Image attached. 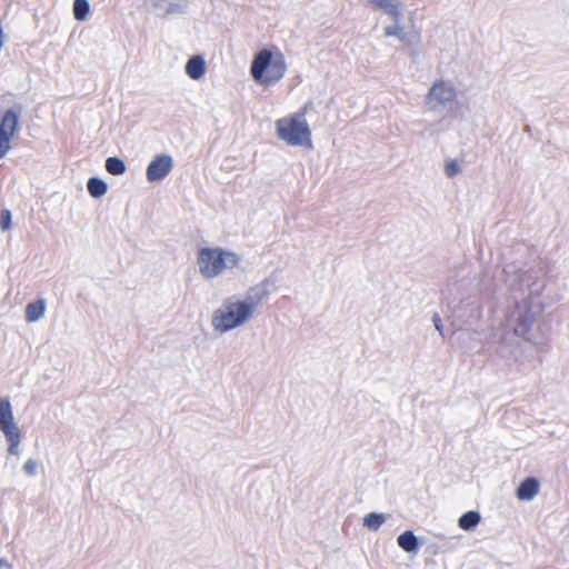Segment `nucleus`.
<instances>
[{
    "mask_svg": "<svg viewBox=\"0 0 569 569\" xmlns=\"http://www.w3.org/2000/svg\"><path fill=\"white\" fill-rule=\"evenodd\" d=\"M249 317V301L239 296H230L211 315L214 332L222 335L242 326Z\"/></svg>",
    "mask_w": 569,
    "mask_h": 569,
    "instance_id": "nucleus-1",
    "label": "nucleus"
},
{
    "mask_svg": "<svg viewBox=\"0 0 569 569\" xmlns=\"http://www.w3.org/2000/svg\"><path fill=\"white\" fill-rule=\"evenodd\" d=\"M239 256L222 247H203L197 252L199 272L207 280H212L239 263Z\"/></svg>",
    "mask_w": 569,
    "mask_h": 569,
    "instance_id": "nucleus-2",
    "label": "nucleus"
},
{
    "mask_svg": "<svg viewBox=\"0 0 569 569\" xmlns=\"http://www.w3.org/2000/svg\"><path fill=\"white\" fill-rule=\"evenodd\" d=\"M287 70L283 54H273L270 49L263 48L258 51L251 62V78L263 87L279 82Z\"/></svg>",
    "mask_w": 569,
    "mask_h": 569,
    "instance_id": "nucleus-3",
    "label": "nucleus"
},
{
    "mask_svg": "<svg viewBox=\"0 0 569 569\" xmlns=\"http://www.w3.org/2000/svg\"><path fill=\"white\" fill-rule=\"evenodd\" d=\"M306 108L291 117H284L276 122L277 136L280 140L293 147L311 149V131L305 120Z\"/></svg>",
    "mask_w": 569,
    "mask_h": 569,
    "instance_id": "nucleus-4",
    "label": "nucleus"
},
{
    "mask_svg": "<svg viewBox=\"0 0 569 569\" xmlns=\"http://www.w3.org/2000/svg\"><path fill=\"white\" fill-rule=\"evenodd\" d=\"M541 312L542 308L539 302H533L530 299H522L518 302L511 313V319L515 321V335L530 340L527 335Z\"/></svg>",
    "mask_w": 569,
    "mask_h": 569,
    "instance_id": "nucleus-5",
    "label": "nucleus"
},
{
    "mask_svg": "<svg viewBox=\"0 0 569 569\" xmlns=\"http://www.w3.org/2000/svg\"><path fill=\"white\" fill-rule=\"evenodd\" d=\"M455 98V88L445 81H438L429 89L426 103L429 106L430 110L438 111L453 101Z\"/></svg>",
    "mask_w": 569,
    "mask_h": 569,
    "instance_id": "nucleus-6",
    "label": "nucleus"
},
{
    "mask_svg": "<svg viewBox=\"0 0 569 569\" xmlns=\"http://www.w3.org/2000/svg\"><path fill=\"white\" fill-rule=\"evenodd\" d=\"M488 345L498 356L508 361L516 359L517 352L520 349L518 342L502 331L493 332L488 339Z\"/></svg>",
    "mask_w": 569,
    "mask_h": 569,
    "instance_id": "nucleus-7",
    "label": "nucleus"
},
{
    "mask_svg": "<svg viewBox=\"0 0 569 569\" xmlns=\"http://www.w3.org/2000/svg\"><path fill=\"white\" fill-rule=\"evenodd\" d=\"M172 157L167 153L156 156L149 163L146 172L149 182H157L163 180L172 170Z\"/></svg>",
    "mask_w": 569,
    "mask_h": 569,
    "instance_id": "nucleus-8",
    "label": "nucleus"
},
{
    "mask_svg": "<svg viewBox=\"0 0 569 569\" xmlns=\"http://www.w3.org/2000/svg\"><path fill=\"white\" fill-rule=\"evenodd\" d=\"M21 108L7 110L0 121V134L12 139L19 129Z\"/></svg>",
    "mask_w": 569,
    "mask_h": 569,
    "instance_id": "nucleus-9",
    "label": "nucleus"
},
{
    "mask_svg": "<svg viewBox=\"0 0 569 569\" xmlns=\"http://www.w3.org/2000/svg\"><path fill=\"white\" fill-rule=\"evenodd\" d=\"M540 483L535 477H527L516 490V497L521 501L532 500L539 492Z\"/></svg>",
    "mask_w": 569,
    "mask_h": 569,
    "instance_id": "nucleus-10",
    "label": "nucleus"
},
{
    "mask_svg": "<svg viewBox=\"0 0 569 569\" xmlns=\"http://www.w3.org/2000/svg\"><path fill=\"white\" fill-rule=\"evenodd\" d=\"M276 290V283L270 278L264 279L261 283L251 288V313L254 308L260 305L271 291Z\"/></svg>",
    "mask_w": 569,
    "mask_h": 569,
    "instance_id": "nucleus-11",
    "label": "nucleus"
},
{
    "mask_svg": "<svg viewBox=\"0 0 569 569\" xmlns=\"http://www.w3.org/2000/svg\"><path fill=\"white\" fill-rule=\"evenodd\" d=\"M18 427L14 421L11 403L8 398L0 396V430L6 432Z\"/></svg>",
    "mask_w": 569,
    "mask_h": 569,
    "instance_id": "nucleus-12",
    "label": "nucleus"
},
{
    "mask_svg": "<svg viewBox=\"0 0 569 569\" xmlns=\"http://www.w3.org/2000/svg\"><path fill=\"white\" fill-rule=\"evenodd\" d=\"M186 73L192 80H200L206 74L207 64L202 56H192L186 63Z\"/></svg>",
    "mask_w": 569,
    "mask_h": 569,
    "instance_id": "nucleus-13",
    "label": "nucleus"
},
{
    "mask_svg": "<svg viewBox=\"0 0 569 569\" xmlns=\"http://www.w3.org/2000/svg\"><path fill=\"white\" fill-rule=\"evenodd\" d=\"M398 546L408 553H417L421 547L419 538L412 530H406L397 538Z\"/></svg>",
    "mask_w": 569,
    "mask_h": 569,
    "instance_id": "nucleus-14",
    "label": "nucleus"
},
{
    "mask_svg": "<svg viewBox=\"0 0 569 569\" xmlns=\"http://www.w3.org/2000/svg\"><path fill=\"white\" fill-rule=\"evenodd\" d=\"M375 8L382 10L386 14L390 16L395 22H399L400 1L399 0H368Z\"/></svg>",
    "mask_w": 569,
    "mask_h": 569,
    "instance_id": "nucleus-15",
    "label": "nucleus"
},
{
    "mask_svg": "<svg viewBox=\"0 0 569 569\" xmlns=\"http://www.w3.org/2000/svg\"><path fill=\"white\" fill-rule=\"evenodd\" d=\"M46 311V302L43 300H38L31 303H28L26 307V320L28 322H36L40 320Z\"/></svg>",
    "mask_w": 569,
    "mask_h": 569,
    "instance_id": "nucleus-16",
    "label": "nucleus"
},
{
    "mask_svg": "<svg viewBox=\"0 0 569 569\" xmlns=\"http://www.w3.org/2000/svg\"><path fill=\"white\" fill-rule=\"evenodd\" d=\"M481 521V516L476 510L465 512L458 520V525L466 531L473 530Z\"/></svg>",
    "mask_w": 569,
    "mask_h": 569,
    "instance_id": "nucleus-17",
    "label": "nucleus"
},
{
    "mask_svg": "<svg viewBox=\"0 0 569 569\" xmlns=\"http://www.w3.org/2000/svg\"><path fill=\"white\" fill-rule=\"evenodd\" d=\"M88 192L93 198H101L108 191L107 183L99 178H90L87 182Z\"/></svg>",
    "mask_w": 569,
    "mask_h": 569,
    "instance_id": "nucleus-18",
    "label": "nucleus"
},
{
    "mask_svg": "<svg viewBox=\"0 0 569 569\" xmlns=\"http://www.w3.org/2000/svg\"><path fill=\"white\" fill-rule=\"evenodd\" d=\"M7 441L9 442L8 451L11 455H19V445H20V429L16 427L11 430L3 432Z\"/></svg>",
    "mask_w": 569,
    "mask_h": 569,
    "instance_id": "nucleus-19",
    "label": "nucleus"
},
{
    "mask_svg": "<svg viewBox=\"0 0 569 569\" xmlns=\"http://www.w3.org/2000/svg\"><path fill=\"white\" fill-rule=\"evenodd\" d=\"M126 163L118 157H109L106 160V170L113 176H121L126 172Z\"/></svg>",
    "mask_w": 569,
    "mask_h": 569,
    "instance_id": "nucleus-20",
    "label": "nucleus"
},
{
    "mask_svg": "<svg viewBox=\"0 0 569 569\" xmlns=\"http://www.w3.org/2000/svg\"><path fill=\"white\" fill-rule=\"evenodd\" d=\"M385 521V513L369 512L363 517V526L370 530H378Z\"/></svg>",
    "mask_w": 569,
    "mask_h": 569,
    "instance_id": "nucleus-21",
    "label": "nucleus"
},
{
    "mask_svg": "<svg viewBox=\"0 0 569 569\" xmlns=\"http://www.w3.org/2000/svg\"><path fill=\"white\" fill-rule=\"evenodd\" d=\"M90 11V3L88 0H74L73 16L78 21H84Z\"/></svg>",
    "mask_w": 569,
    "mask_h": 569,
    "instance_id": "nucleus-22",
    "label": "nucleus"
},
{
    "mask_svg": "<svg viewBox=\"0 0 569 569\" xmlns=\"http://www.w3.org/2000/svg\"><path fill=\"white\" fill-rule=\"evenodd\" d=\"M386 37H397L400 41L407 40V33L403 32L402 28L398 26V22L393 26H388L385 28Z\"/></svg>",
    "mask_w": 569,
    "mask_h": 569,
    "instance_id": "nucleus-23",
    "label": "nucleus"
},
{
    "mask_svg": "<svg viewBox=\"0 0 569 569\" xmlns=\"http://www.w3.org/2000/svg\"><path fill=\"white\" fill-rule=\"evenodd\" d=\"M461 172L459 161L451 159L445 163V173L448 178H453Z\"/></svg>",
    "mask_w": 569,
    "mask_h": 569,
    "instance_id": "nucleus-24",
    "label": "nucleus"
},
{
    "mask_svg": "<svg viewBox=\"0 0 569 569\" xmlns=\"http://www.w3.org/2000/svg\"><path fill=\"white\" fill-rule=\"evenodd\" d=\"M11 211L8 209H3L0 214V228L2 231H8L11 229Z\"/></svg>",
    "mask_w": 569,
    "mask_h": 569,
    "instance_id": "nucleus-25",
    "label": "nucleus"
},
{
    "mask_svg": "<svg viewBox=\"0 0 569 569\" xmlns=\"http://www.w3.org/2000/svg\"><path fill=\"white\" fill-rule=\"evenodd\" d=\"M23 470L30 477L36 476L37 472H38V462H37V460H34V459L27 460L24 466H23Z\"/></svg>",
    "mask_w": 569,
    "mask_h": 569,
    "instance_id": "nucleus-26",
    "label": "nucleus"
},
{
    "mask_svg": "<svg viewBox=\"0 0 569 569\" xmlns=\"http://www.w3.org/2000/svg\"><path fill=\"white\" fill-rule=\"evenodd\" d=\"M11 139L0 134V159L3 158L11 149Z\"/></svg>",
    "mask_w": 569,
    "mask_h": 569,
    "instance_id": "nucleus-27",
    "label": "nucleus"
},
{
    "mask_svg": "<svg viewBox=\"0 0 569 569\" xmlns=\"http://www.w3.org/2000/svg\"><path fill=\"white\" fill-rule=\"evenodd\" d=\"M432 322L436 330L441 335V337H445L442 320L438 313H433Z\"/></svg>",
    "mask_w": 569,
    "mask_h": 569,
    "instance_id": "nucleus-28",
    "label": "nucleus"
},
{
    "mask_svg": "<svg viewBox=\"0 0 569 569\" xmlns=\"http://www.w3.org/2000/svg\"><path fill=\"white\" fill-rule=\"evenodd\" d=\"M418 41H419V37L417 34H408L407 33V40L402 41V42L406 43L407 46H417Z\"/></svg>",
    "mask_w": 569,
    "mask_h": 569,
    "instance_id": "nucleus-29",
    "label": "nucleus"
},
{
    "mask_svg": "<svg viewBox=\"0 0 569 569\" xmlns=\"http://www.w3.org/2000/svg\"><path fill=\"white\" fill-rule=\"evenodd\" d=\"M0 567H6L7 569H12L13 566L6 558L0 559Z\"/></svg>",
    "mask_w": 569,
    "mask_h": 569,
    "instance_id": "nucleus-30",
    "label": "nucleus"
}]
</instances>
